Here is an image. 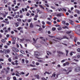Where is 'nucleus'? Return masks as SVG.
<instances>
[{"mask_svg": "<svg viewBox=\"0 0 80 80\" xmlns=\"http://www.w3.org/2000/svg\"><path fill=\"white\" fill-rule=\"evenodd\" d=\"M40 55V53L38 52H35L34 55L36 58H37L38 59H40V58H38V57H39Z\"/></svg>", "mask_w": 80, "mask_h": 80, "instance_id": "f257e3e1", "label": "nucleus"}, {"mask_svg": "<svg viewBox=\"0 0 80 80\" xmlns=\"http://www.w3.org/2000/svg\"><path fill=\"white\" fill-rule=\"evenodd\" d=\"M12 10H13L14 11V12H15V11H16V10H17V9H16V10L14 9V8H12Z\"/></svg>", "mask_w": 80, "mask_h": 80, "instance_id": "5fc2aeb1", "label": "nucleus"}, {"mask_svg": "<svg viewBox=\"0 0 80 80\" xmlns=\"http://www.w3.org/2000/svg\"><path fill=\"white\" fill-rule=\"evenodd\" d=\"M36 65H40V63L38 62H36Z\"/></svg>", "mask_w": 80, "mask_h": 80, "instance_id": "864d4df0", "label": "nucleus"}, {"mask_svg": "<svg viewBox=\"0 0 80 80\" xmlns=\"http://www.w3.org/2000/svg\"><path fill=\"white\" fill-rule=\"evenodd\" d=\"M4 48H8V46L7 45L4 46Z\"/></svg>", "mask_w": 80, "mask_h": 80, "instance_id": "4d7b16f0", "label": "nucleus"}, {"mask_svg": "<svg viewBox=\"0 0 80 80\" xmlns=\"http://www.w3.org/2000/svg\"><path fill=\"white\" fill-rule=\"evenodd\" d=\"M58 30H62V28L61 27H59L58 28Z\"/></svg>", "mask_w": 80, "mask_h": 80, "instance_id": "2f4dec72", "label": "nucleus"}, {"mask_svg": "<svg viewBox=\"0 0 80 80\" xmlns=\"http://www.w3.org/2000/svg\"><path fill=\"white\" fill-rule=\"evenodd\" d=\"M62 23L64 25H65V22L64 21H62Z\"/></svg>", "mask_w": 80, "mask_h": 80, "instance_id": "8fccbe9b", "label": "nucleus"}, {"mask_svg": "<svg viewBox=\"0 0 80 80\" xmlns=\"http://www.w3.org/2000/svg\"><path fill=\"white\" fill-rule=\"evenodd\" d=\"M72 32V31H68L66 32V33H67V34H69L70 33H71V32Z\"/></svg>", "mask_w": 80, "mask_h": 80, "instance_id": "f3484780", "label": "nucleus"}, {"mask_svg": "<svg viewBox=\"0 0 80 80\" xmlns=\"http://www.w3.org/2000/svg\"><path fill=\"white\" fill-rule=\"evenodd\" d=\"M57 17H61L62 16V13L58 14L57 15Z\"/></svg>", "mask_w": 80, "mask_h": 80, "instance_id": "1a4fd4ad", "label": "nucleus"}, {"mask_svg": "<svg viewBox=\"0 0 80 80\" xmlns=\"http://www.w3.org/2000/svg\"><path fill=\"white\" fill-rule=\"evenodd\" d=\"M38 62H41V63H44V62L41 60H38Z\"/></svg>", "mask_w": 80, "mask_h": 80, "instance_id": "ddd939ff", "label": "nucleus"}, {"mask_svg": "<svg viewBox=\"0 0 80 80\" xmlns=\"http://www.w3.org/2000/svg\"><path fill=\"white\" fill-rule=\"evenodd\" d=\"M30 28H33V25L31 23L30 25Z\"/></svg>", "mask_w": 80, "mask_h": 80, "instance_id": "4468645a", "label": "nucleus"}, {"mask_svg": "<svg viewBox=\"0 0 80 80\" xmlns=\"http://www.w3.org/2000/svg\"><path fill=\"white\" fill-rule=\"evenodd\" d=\"M8 61H9V62H11V61H12V60L11 59V58H9L8 59Z\"/></svg>", "mask_w": 80, "mask_h": 80, "instance_id": "6e6d98bb", "label": "nucleus"}, {"mask_svg": "<svg viewBox=\"0 0 80 80\" xmlns=\"http://www.w3.org/2000/svg\"><path fill=\"white\" fill-rule=\"evenodd\" d=\"M55 75H56L55 72H54L53 74H52V77H55Z\"/></svg>", "mask_w": 80, "mask_h": 80, "instance_id": "c756f323", "label": "nucleus"}, {"mask_svg": "<svg viewBox=\"0 0 80 80\" xmlns=\"http://www.w3.org/2000/svg\"><path fill=\"white\" fill-rule=\"evenodd\" d=\"M21 74H22V75H24L25 74V73H24V72H22L21 73Z\"/></svg>", "mask_w": 80, "mask_h": 80, "instance_id": "e2e57ef3", "label": "nucleus"}, {"mask_svg": "<svg viewBox=\"0 0 80 80\" xmlns=\"http://www.w3.org/2000/svg\"><path fill=\"white\" fill-rule=\"evenodd\" d=\"M77 38H75L74 39V41L75 42H77Z\"/></svg>", "mask_w": 80, "mask_h": 80, "instance_id": "bb28decb", "label": "nucleus"}, {"mask_svg": "<svg viewBox=\"0 0 80 80\" xmlns=\"http://www.w3.org/2000/svg\"><path fill=\"white\" fill-rule=\"evenodd\" d=\"M34 77L37 78L38 79H39L40 78H39V76L38 75H34Z\"/></svg>", "mask_w": 80, "mask_h": 80, "instance_id": "6e6552de", "label": "nucleus"}, {"mask_svg": "<svg viewBox=\"0 0 80 80\" xmlns=\"http://www.w3.org/2000/svg\"><path fill=\"white\" fill-rule=\"evenodd\" d=\"M40 38H42V40H43V41H44V42H45V39H44V38H42V37Z\"/></svg>", "mask_w": 80, "mask_h": 80, "instance_id": "7c9ffc66", "label": "nucleus"}, {"mask_svg": "<svg viewBox=\"0 0 80 80\" xmlns=\"http://www.w3.org/2000/svg\"><path fill=\"white\" fill-rule=\"evenodd\" d=\"M62 10L64 11V12H67V10H66V9L62 8Z\"/></svg>", "mask_w": 80, "mask_h": 80, "instance_id": "58836bf2", "label": "nucleus"}, {"mask_svg": "<svg viewBox=\"0 0 80 80\" xmlns=\"http://www.w3.org/2000/svg\"><path fill=\"white\" fill-rule=\"evenodd\" d=\"M25 40V39L23 38L22 39H19V41L20 42H23Z\"/></svg>", "mask_w": 80, "mask_h": 80, "instance_id": "6ab92c4d", "label": "nucleus"}, {"mask_svg": "<svg viewBox=\"0 0 80 80\" xmlns=\"http://www.w3.org/2000/svg\"><path fill=\"white\" fill-rule=\"evenodd\" d=\"M26 15L27 16H29L30 15V14H29V13H28V12H27L26 14Z\"/></svg>", "mask_w": 80, "mask_h": 80, "instance_id": "bf43d9fd", "label": "nucleus"}, {"mask_svg": "<svg viewBox=\"0 0 80 80\" xmlns=\"http://www.w3.org/2000/svg\"><path fill=\"white\" fill-rule=\"evenodd\" d=\"M23 28H21L20 27H19L18 28V30H21V29H22Z\"/></svg>", "mask_w": 80, "mask_h": 80, "instance_id": "412c9836", "label": "nucleus"}, {"mask_svg": "<svg viewBox=\"0 0 80 80\" xmlns=\"http://www.w3.org/2000/svg\"><path fill=\"white\" fill-rule=\"evenodd\" d=\"M3 52H5L6 54L7 53H10V50L9 49H4L3 50Z\"/></svg>", "mask_w": 80, "mask_h": 80, "instance_id": "20e7f679", "label": "nucleus"}, {"mask_svg": "<svg viewBox=\"0 0 80 80\" xmlns=\"http://www.w3.org/2000/svg\"><path fill=\"white\" fill-rule=\"evenodd\" d=\"M37 13H39V12H40V10H39L38 9H37Z\"/></svg>", "mask_w": 80, "mask_h": 80, "instance_id": "79ce46f5", "label": "nucleus"}, {"mask_svg": "<svg viewBox=\"0 0 80 80\" xmlns=\"http://www.w3.org/2000/svg\"><path fill=\"white\" fill-rule=\"evenodd\" d=\"M15 49H16L15 48H13L12 49L13 51H14V52H15Z\"/></svg>", "mask_w": 80, "mask_h": 80, "instance_id": "a18cd8bd", "label": "nucleus"}, {"mask_svg": "<svg viewBox=\"0 0 80 80\" xmlns=\"http://www.w3.org/2000/svg\"><path fill=\"white\" fill-rule=\"evenodd\" d=\"M46 73H47V74H50V73L48 72H46L45 73H44V75H45Z\"/></svg>", "mask_w": 80, "mask_h": 80, "instance_id": "052dcab7", "label": "nucleus"}, {"mask_svg": "<svg viewBox=\"0 0 80 80\" xmlns=\"http://www.w3.org/2000/svg\"><path fill=\"white\" fill-rule=\"evenodd\" d=\"M3 22L4 23H7V24H9L10 23L9 22V21H3Z\"/></svg>", "mask_w": 80, "mask_h": 80, "instance_id": "0eeeda50", "label": "nucleus"}, {"mask_svg": "<svg viewBox=\"0 0 80 80\" xmlns=\"http://www.w3.org/2000/svg\"><path fill=\"white\" fill-rule=\"evenodd\" d=\"M32 40H33V41H34V43H36V42H37V41H36V40H35V38H33L32 39Z\"/></svg>", "mask_w": 80, "mask_h": 80, "instance_id": "cd10ccee", "label": "nucleus"}, {"mask_svg": "<svg viewBox=\"0 0 80 80\" xmlns=\"http://www.w3.org/2000/svg\"><path fill=\"white\" fill-rule=\"evenodd\" d=\"M13 60H17L18 59V58H17V57H13Z\"/></svg>", "mask_w": 80, "mask_h": 80, "instance_id": "aec40b11", "label": "nucleus"}, {"mask_svg": "<svg viewBox=\"0 0 80 80\" xmlns=\"http://www.w3.org/2000/svg\"><path fill=\"white\" fill-rule=\"evenodd\" d=\"M77 51L78 52H80V48H78V49Z\"/></svg>", "mask_w": 80, "mask_h": 80, "instance_id": "c03bdc74", "label": "nucleus"}, {"mask_svg": "<svg viewBox=\"0 0 80 80\" xmlns=\"http://www.w3.org/2000/svg\"><path fill=\"white\" fill-rule=\"evenodd\" d=\"M16 75L17 77H20V75H19V74H16Z\"/></svg>", "mask_w": 80, "mask_h": 80, "instance_id": "09e8293b", "label": "nucleus"}, {"mask_svg": "<svg viewBox=\"0 0 80 80\" xmlns=\"http://www.w3.org/2000/svg\"><path fill=\"white\" fill-rule=\"evenodd\" d=\"M4 60L3 59H0V62H3Z\"/></svg>", "mask_w": 80, "mask_h": 80, "instance_id": "37998d69", "label": "nucleus"}, {"mask_svg": "<svg viewBox=\"0 0 80 80\" xmlns=\"http://www.w3.org/2000/svg\"><path fill=\"white\" fill-rule=\"evenodd\" d=\"M42 30V28H39L38 29V30H39V31H41Z\"/></svg>", "mask_w": 80, "mask_h": 80, "instance_id": "13d9d810", "label": "nucleus"}, {"mask_svg": "<svg viewBox=\"0 0 80 80\" xmlns=\"http://www.w3.org/2000/svg\"><path fill=\"white\" fill-rule=\"evenodd\" d=\"M39 6L41 8H42L43 10H44V8H43V7L42 6V5H39Z\"/></svg>", "mask_w": 80, "mask_h": 80, "instance_id": "2eb2a0df", "label": "nucleus"}, {"mask_svg": "<svg viewBox=\"0 0 80 80\" xmlns=\"http://www.w3.org/2000/svg\"><path fill=\"white\" fill-rule=\"evenodd\" d=\"M52 30L53 31H55V30H56V28H52Z\"/></svg>", "mask_w": 80, "mask_h": 80, "instance_id": "a878e982", "label": "nucleus"}, {"mask_svg": "<svg viewBox=\"0 0 80 80\" xmlns=\"http://www.w3.org/2000/svg\"><path fill=\"white\" fill-rule=\"evenodd\" d=\"M47 54L48 55H49V54H50V55H51V54H52V53H51V52H47Z\"/></svg>", "mask_w": 80, "mask_h": 80, "instance_id": "dca6fc26", "label": "nucleus"}, {"mask_svg": "<svg viewBox=\"0 0 80 80\" xmlns=\"http://www.w3.org/2000/svg\"><path fill=\"white\" fill-rule=\"evenodd\" d=\"M66 56H68V51L66 50Z\"/></svg>", "mask_w": 80, "mask_h": 80, "instance_id": "b1692460", "label": "nucleus"}, {"mask_svg": "<svg viewBox=\"0 0 80 80\" xmlns=\"http://www.w3.org/2000/svg\"><path fill=\"white\" fill-rule=\"evenodd\" d=\"M31 21H32V19H28V22L29 23H30V22Z\"/></svg>", "mask_w": 80, "mask_h": 80, "instance_id": "c9c22d12", "label": "nucleus"}, {"mask_svg": "<svg viewBox=\"0 0 80 80\" xmlns=\"http://www.w3.org/2000/svg\"><path fill=\"white\" fill-rule=\"evenodd\" d=\"M41 45L38 44L37 45H36V47L38 48H39V47H41Z\"/></svg>", "mask_w": 80, "mask_h": 80, "instance_id": "9d476101", "label": "nucleus"}, {"mask_svg": "<svg viewBox=\"0 0 80 80\" xmlns=\"http://www.w3.org/2000/svg\"><path fill=\"white\" fill-rule=\"evenodd\" d=\"M18 17H19V15H17L16 16V18H18Z\"/></svg>", "mask_w": 80, "mask_h": 80, "instance_id": "0e129e2a", "label": "nucleus"}, {"mask_svg": "<svg viewBox=\"0 0 80 80\" xmlns=\"http://www.w3.org/2000/svg\"><path fill=\"white\" fill-rule=\"evenodd\" d=\"M22 63H24V62H25V60H24V59H22Z\"/></svg>", "mask_w": 80, "mask_h": 80, "instance_id": "393cba45", "label": "nucleus"}, {"mask_svg": "<svg viewBox=\"0 0 80 80\" xmlns=\"http://www.w3.org/2000/svg\"><path fill=\"white\" fill-rule=\"evenodd\" d=\"M63 38H66V39H68V38H67V36H64L63 37V38H57V39L58 40H61L62 39H63Z\"/></svg>", "mask_w": 80, "mask_h": 80, "instance_id": "7ed1b4c3", "label": "nucleus"}, {"mask_svg": "<svg viewBox=\"0 0 80 80\" xmlns=\"http://www.w3.org/2000/svg\"><path fill=\"white\" fill-rule=\"evenodd\" d=\"M66 64L67 65H69V64H70V63L68 62H67L66 63Z\"/></svg>", "mask_w": 80, "mask_h": 80, "instance_id": "3c124183", "label": "nucleus"}, {"mask_svg": "<svg viewBox=\"0 0 80 80\" xmlns=\"http://www.w3.org/2000/svg\"><path fill=\"white\" fill-rule=\"evenodd\" d=\"M3 44H1L0 45V47L1 48H2V46H3Z\"/></svg>", "mask_w": 80, "mask_h": 80, "instance_id": "680f3d73", "label": "nucleus"}, {"mask_svg": "<svg viewBox=\"0 0 80 80\" xmlns=\"http://www.w3.org/2000/svg\"><path fill=\"white\" fill-rule=\"evenodd\" d=\"M75 12H76V13H77L78 14H79L80 13V11H79V10H76Z\"/></svg>", "mask_w": 80, "mask_h": 80, "instance_id": "9b49d317", "label": "nucleus"}, {"mask_svg": "<svg viewBox=\"0 0 80 80\" xmlns=\"http://www.w3.org/2000/svg\"><path fill=\"white\" fill-rule=\"evenodd\" d=\"M8 9L9 11H11V8H10V6H8Z\"/></svg>", "mask_w": 80, "mask_h": 80, "instance_id": "f704fd0d", "label": "nucleus"}, {"mask_svg": "<svg viewBox=\"0 0 80 80\" xmlns=\"http://www.w3.org/2000/svg\"><path fill=\"white\" fill-rule=\"evenodd\" d=\"M18 23H19L18 22H17L16 23V27H18V26L19 25Z\"/></svg>", "mask_w": 80, "mask_h": 80, "instance_id": "5701e85b", "label": "nucleus"}, {"mask_svg": "<svg viewBox=\"0 0 80 80\" xmlns=\"http://www.w3.org/2000/svg\"><path fill=\"white\" fill-rule=\"evenodd\" d=\"M13 79L14 80H17V78H16V77H13Z\"/></svg>", "mask_w": 80, "mask_h": 80, "instance_id": "de8ad7c7", "label": "nucleus"}, {"mask_svg": "<svg viewBox=\"0 0 80 80\" xmlns=\"http://www.w3.org/2000/svg\"><path fill=\"white\" fill-rule=\"evenodd\" d=\"M15 51H16V52H19V50H18V49H15Z\"/></svg>", "mask_w": 80, "mask_h": 80, "instance_id": "49530a36", "label": "nucleus"}, {"mask_svg": "<svg viewBox=\"0 0 80 80\" xmlns=\"http://www.w3.org/2000/svg\"><path fill=\"white\" fill-rule=\"evenodd\" d=\"M17 20L18 22H22V20L20 18H18Z\"/></svg>", "mask_w": 80, "mask_h": 80, "instance_id": "f8f14e48", "label": "nucleus"}, {"mask_svg": "<svg viewBox=\"0 0 80 80\" xmlns=\"http://www.w3.org/2000/svg\"><path fill=\"white\" fill-rule=\"evenodd\" d=\"M22 10L23 12H25V9L23 8H22Z\"/></svg>", "mask_w": 80, "mask_h": 80, "instance_id": "603ef678", "label": "nucleus"}, {"mask_svg": "<svg viewBox=\"0 0 80 80\" xmlns=\"http://www.w3.org/2000/svg\"><path fill=\"white\" fill-rule=\"evenodd\" d=\"M20 18H22L23 17V15H21L19 16Z\"/></svg>", "mask_w": 80, "mask_h": 80, "instance_id": "473e14b6", "label": "nucleus"}, {"mask_svg": "<svg viewBox=\"0 0 80 80\" xmlns=\"http://www.w3.org/2000/svg\"><path fill=\"white\" fill-rule=\"evenodd\" d=\"M1 41L2 42L4 43V42H5V39H2Z\"/></svg>", "mask_w": 80, "mask_h": 80, "instance_id": "c85d7f7f", "label": "nucleus"}, {"mask_svg": "<svg viewBox=\"0 0 80 80\" xmlns=\"http://www.w3.org/2000/svg\"><path fill=\"white\" fill-rule=\"evenodd\" d=\"M20 52L21 53H22V54H24V52H23V51H21Z\"/></svg>", "mask_w": 80, "mask_h": 80, "instance_id": "a19ab883", "label": "nucleus"}, {"mask_svg": "<svg viewBox=\"0 0 80 80\" xmlns=\"http://www.w3.org/2000/svg\"><path fill=\"white\" fill-rule=\"evenodd\" d=\"M80 68L79 67L76 68L74 69V71L77 72H79L80 70Z\"/></svg>", "mask_w": 80, "mask_h": 80, "instance_id": "39448f33", "label": "nucleus"}, {"mask_svg": "<svg viewBox=\"0 0 80 80\" xmlns=\"http://www.w3.org/2000/svg\"><path fill=\"white\" fill-rule=\"evenodd\" d=\"M69 21H70V23L71 25H73L74 24V22H73V21L72 20L69 19Z\"/></svg>", "mask_w": 80, "mask_h": 80, "instance_id": "423d86ee", "label": "nucleus"}, {"mask_svg": "<svg viewBox=\"0 0 80 80\" xmlns=\"http://www.w3.org/2000/svg\"><path fill=\"white\" fill-rule=\"evenodd\" d=\"M35 2H36V4H38V2H39V0H35Z\"/></svg>", "mask_w": 80, "mask_h": 80, "instance_id": "a211bd4d", "label": "nucleus"}, {"mask_svg": "<svg viewBox=\"0 0 80 80\" xmlns=\"http://www.w3.org/2000/svg\"><path fill=\"white\" fill-rule=\"evenodd\" d=\"M63 70L64 71V72H66V74H67V75H68V73H70V72H72V69H71V68H68V70H69V72H67L68 71L67 70H66V69H63Z\"/></svg>", "mask_w": 80, "mask_h": 80, "instance_id": "f03ea898", "label": "nucleus"}, {"mask_svg": "<svg viewBox=\"0 0 80 80\" xmlns=\"http://www.w3.org/2000/svg\"><path fill=\"white\" fill-rule=\"evenodd\" d=\"M28 75H29V73H27L25 75L26 77H28Z\"/></svg>", "mask_w": 80, "mask_h": 80, "instance_id": "69168bd1", "label": "nucleus"}, {"mask_svg": "<svg viewBox=\"0 0 80 80\" xmlns=\"http://www.w3.org/2000/svg\"><path fill=\"white\" fill-rule=\"evenodd\" d=\"M14 4H16V1L15 0L13 1Z\"/></svg>", "mask_w": 80, "mask_h": 80, "instance_id": "774afa93", "label": "nucleus"}, {"mask_svg": "<svg viewBox=\"0 0 80 80\" xmlns=\"http://www.w3.org/2000/svg\"><path fill=\"white\" fill-rule=\"evenodd\" d=\"M58 53H59V54H63V52L60 51H58Z\"/></svg>", "mask_w": 80, "mask_h": 80, "instance_id": "4be33fe9", "label": "nucleus"}, {"mask_svg": "<svg viewBox=\"0 0 80 80\" xmlns=\"http://www.w3.org/2000/svg\"><path fill=\"white\" fill-rule=\"evenodd\" d=\"M16 74H19L20 73L17 71H16L15 72Z\"/></svg>", "mask_w": 80, "mask_h": 80, "instance_id": "e433bc0d", "label": "nucleus"}, {"mask_svg": "<svg viewBox=\"0 0 80 80\" xmlns=\"http://www.w3.org/2000/svg\"><path fill=\"white\" fill-rule=\"evenodd\" d=\"M7 18H9V19H12V17H10V16H8Z\"/></svg>", "mask_w": 80, "mask_h": 80, "instance_id": "ea45409f", "label": "nucleus"}, {"mask_svg": "<svg viewBox=\"0 0 80 80\" xmlns=\"http://www.w3.org/2000/svg\"><path fill=\"white\" fill-rule=\"evenodd\" d=\"M47 23L49 25H51V22L48 21L47 22Z\"/></svg>", "mask_w": 80, "mask_h": 80, "instance_id": "72a5a7b5", "label": "nucleus"}, {"mask_svg": "<svg viewBox=\"0 0 80 80\" xmlns=\"http://www.w3.org/2000/svg\"><path fill=\"white\" fill-rule=\"evenodd\" d=\"M25 40H26V42H30V40H29V39H26Z\"/></svg>", "mask_w": 80, "mask_h": 80, "instance_id": "4c0bfd02", "label": "nucleus"}, {"mask_svg": "<svg viewBox=\"0 0 80 80\" xmlns=\"http://www.w3.org/2000/svg\"><path fill=\"white\" fill-rule=\"evenodd\" d=\"M0 32H1V33H3V31L2 30H1Z\"/></svg>", "mask_w": 80, "mask_h": 80, "instance_id": "338daca9", "label": "nucleus"}]
</instances>
